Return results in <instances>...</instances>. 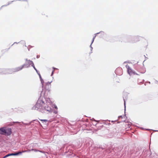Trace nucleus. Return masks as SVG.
<instances>
[{
	"mask_svg": "<svg viewBox=\"0 0 158 158\" xmlns=\"http://www.w3.org/2000/svg\"><path fill=\"white\" fill-rule=\"evenodd\" d=\"M33 67L34 68V69L37 72V70L35 68V67L34 66V67Z\"/></svg>",
	"mask_w": 158,
	"mask_h": 158,
	"instance_id": "nucleus-11",
	"label": "nucleus"
},
{
	"mask_svg": "<svg viewBox=\"0 0 158 158\" xmlns=\"http://www.w3.org/2000/svg\"><path fill=\"white\" fill-rule=\"evenodd\" d=\"M26 65H27L26 64H24L22 66L16 67L14 69V71L18 72L20 71L23 68H24V67H26Z\"/></svg>",
	"mask_w": 158,
	"mask_h": 158,
	"instance_id": "nucleus-2",
	"label": "nucleus"
},
{
	"mask_svg": "<svg viewBox=\"0 0 158 158\" xmlns=\"http://www.w3.org/2000/svg\"><path fill=\"white\" fill-rule=\"evenodd\" d=\"M40 120L41 121H43L44 122H46L48 121L47 120H46V119H44V120L41 119Z\"/></svg>",
	"mask_w": 158,
	"mask_h": 158,
	"instance_id": "nucleus-9",
	"label": "nucleus"
},
{
	"mask_svg": "<svg viewBox=\"0 0 158 158\" xmlns=\"http://www.w3.org/2000/svg\"><path fill=\"white\" fill-rule=\"evenodd\" d=\"M6 129H4V128H1L0 129V131L3 132V133H4L3 134H4L5 133V132L6 131Z\"/></svg>",
	"mask_w": 158,
	"mask_h": 158,
	"instance_id": "nucleus-7",
	"label": "nucleus"
},
{
	"mask_svg": "<svg viewBox=\"0 0 158 158\" xmlns=\"http://www.w3.org/2000/svg\"><path fill=\"white\" fill-rule=\"evenodd\" d=\"M27 152V150H26V151H23L22 152H17V153H11V154H8L7 155H6L5 156H4V157H3V158H5L7 157H8L9 156H16V155H18V154H21V153H23V152Z\"/></svg>",
	"mask_w": 158,
	"mask_h": 158,
	"instance_id": "nucleus-1",
	"label": "nucleus"
},
{
	"mask_svg": "<svg viewBox=\"0 0 158 158\" xmlns=\"http://www.w3.org/2000/svg\"><path fill=\"white\" fill-rule=\"evenodd\" d=\"M44 109L45 110H47V111H49L50 110V107H49L48 106H47V108L45 106L44 107Z\"/></svg>",
	"mask_w": 158,
	"mask_h": 158,
	"instance_id": "nucleus-8",
	"label": "nucleus"
},
{
	"mask_svg": "<svg viewBox=\"0 0 158 158\" xmlns=\"http://www.w3.org/2000/svg\"><path fill=\"white\" fill-rule=\"evenodd\" d=\"M11 129L10 128H8L6 129L5 133L3 134L6 135H9L11 134Z\"/></svg>",
	"mask_w": 158,
	"mask_h": 158,
	"instance_id": "nucleus-4",
	"label": "nucleus"
},
{
	"mask_svg": "<svg viewBox=\"0 0 158 158\" xmlns=\"http://www.w3.org/2000/svg\"><path fill=\"white\" fill-rule=\"evenodd\" d=\"M40 107H41V106H40V104L39 103H37L33 107L35 109L37 110L38 109H41V108Z\"/></svg>",
	"mask_w": 158,
	"mask_h": 158,
	"instance_id": "nucleus-6",
	"label": "nucleus"
},
{
	"mask_svg": "<svg viewBox=\"0 0 158 158\" xmlns=\"http://www.w3.org/2000/svg\"><path fill=\"white\" fill-rule=\"evenodd\" d=\"M95 36H94V38H93V41H92V43H93V41H94V39H95Z\"/></svg>",
	"mask_w": 158,
	"mask_h": 158,
	"instance_id": "nucleus-10",
	"label": "nucleus"
},
{
	"mask_svg": "<svg viewBox=\"0 0 158 158\" xmlns=\"http://www.w3.org/2000/svg\"><path fill=\"white\" fill-rule=\"evenodd\" d=\"M126 67L127 69V72L129 75H131L132 73H134L132 70L128 65H126Z\"/></svg>",
	"mask_w": 158,
	"mask_h": 158,
	"instance_id": "nucleus-5",
	"label": "nucleus"
},
{
	"mask_svg": "<svg viewBox=\"0 0 158 158\" xmlns=\"http://www.w3.org/2000/svg\"><path fill=\"white\" fill-rule=\"evenodd\" d=\"M26 60L27 61V63L28 64V65L27 64H26L27 65H26V67H29L30 64H31V66L34 67V64L33 62V61L31 60H28L27 59H26Z\"/></svg>",
	"mask_w": 158,
	"mask_h": 158,
	"instance_id": "nucleus-3",
	"label": "nucleus"
}]
</instances>
